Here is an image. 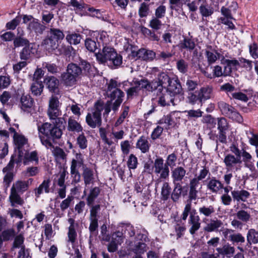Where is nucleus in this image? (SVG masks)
Returning a JSON list of instances; mask_svg holds the SVG:
<instances>
[{
    "label": "nucleus",
    "mask_w": 258,
    "mask_h": 258,
    "mask_svg": "<svg viewBox=\"0 0 258 258\" xmlns=\"http://www.w3.org/2000/svg\"><path fill=\"white\" fill-rule=\"evenodd\" d=\"M142 33L146 36L149 37V39L153 41H158L160 40L159 37L155 33V32L151 30L142 27L141 28Z\"/></svg>",
    "instance_id": "obj_52"
},
{
    "label": "nucleus",
    "mask_w": 258,
    "mask_h": 258,
    "mask_svg": "<svg viewBox=\"0 0 258 258\" xmlns=\"http://www.w3.org/2000/svg\"><path fill=\"white\" fill-rule=\"evenodd\" d=\"M15 145L20 152L23 146L27 143V139L22 135H18L13 138Z\"/></svg>",
    "instance_id": "obj_56"
},
{
    "label": "nucleus",
    "mask_w": 258,
    "mask_h": 258,
    "mask_svg": "<svg viewBox=\"0 0 258 258\" xmlns=\"http://www.w3.org/2000/svg\"><path fill=\"white\" fill-rule=\"evenodd\" d=\"M44 86L42 81H34L31 85V91L34 96H40L43 90Z\"/></svg>",
    "instance_id": "obj_44"
},
{
    "label": "nucleus",
    "mask_w": 258,
    "mask_h": 258,
    "mask_svg": "<svg viewBox=\"0 0 258 258\" xmlns=\"http://www.w3.org/2000/svg\"><path fill=\"white\" fill-rule=\"evenodd\" d=\"M101 51L95 53L97 61L101 64H106L110 57L114 56L115 49L111 45L103 43Z\"/></svg>",
    "instance_id": "obj_11"
},
{
    "label": "nucleus",
    "mask_w": 258,
    "mask_h": 258,
    "mask_svg": "<svg viewBox=\"0 0 258 258\" xmlns=\"http://www.w3.org/2000/svg\"><path fill=\"white\" fill-rule=\"evenodd\" d=\"M217 126L218 131L227 132L229 130V125L227 120L224 117L217 118Z\"/></svg>",
    "instance_id": "obj_54"
},
{
    "label": "nucleus",
    "mask_w": 258,
    "mask_h": 258,
    "mask_svg": "<svg viewBox=\"0 0 258 258\" xmlns=\"http://www.w3.org/2000/svg\"><path fill=\"white\" fill-rule=\"evenodd\" d=\"M159 96L158 101V104L161 106L164 107L170 105V103H173L174 99L172 97H170L168 93L163 94L162 92L161 94L157 95Z\"/></svg>",
    "instance_id": "obj_41"
},
{
    "label": "nucleus",
    "mask_w": 258,
    "mask_h": 258,
    "mask_svg": "<svg viewBox=\"0 0 258 258\" xmlns=\"http://www.w3.org/2000/svg\"><path fill=\"white\" fill-rule=\"evenodd\" d=\"M218 107L222 114L239 123L243 122L242 116L233 106L223 101L218 102Z\"/></svg>",
    "instance_id": "obj_8"
},
{
    "label": "nucleus",
    "mask_w": 258,
    "mask_h": 258,
    "mask_svg": "<svg viewBox=\"0 0 258 258\" xmlns=\"http://www.w3.org/2000/svg\"><path fill=\"white\" fill-rule=\"evenodd\" d=\"M17 236V232L13 228L2 230L0 233V247L2 246L3 242L14 240Z\"/></svg>",
    "instance_id": "obj_26"
},
{
    "label": "nucleus",
    "mask_w": 258,
    "mask_h": 258,
    "mask_svg": "<svg viewBox=\"0 0 258 258\" xmlns=\"http://www.w3.org/2000/svg\"><path fill=\"white\" fill-rule=\"evenodd\" d=\"M34 103V100L29 94H23L20 99L21 108L24 111H27L31 108Z\"/></svg>",
    "instance_id": "obj_35"
},
{
    "label": "nucleus",
    "mask_w": 258,
    "mask_h": 258,
    "mask_svg": "<svg viewBox=\"0 0 258 258\" xmlns=\"http://www.w3.org/2000/svg\"><path fill=\"white\" fill-rule=\"evenodd\" d=\"M28 189L25 181L18 180L12 185L9 196V201L12 207H16L17 205L22 206L24 203V200L19 193H23Z\"/></svg>",
    "instance_id": "obj_6"
},
{
    "label": "nucleus",
    "mask_w": 258,
    "mask_h": 258,
    "mask_svg": "<svg viewBox=\"0 0 258 258\" xmlns=\"http://www.w3.org/2000/svg\"><path fill=\"white\" fill-rule=\"evenodd\" d=\"M222 234L225 239L230 241L233 244L243 243L245 240L242 234L235 232V231L231 229H224L222 231Z\"/></svg>",
    "instance_id": "obj_14"
},
{
    "label": "nucleus",
    "mask_w": 258,
    "mask_h": 258,
    "mask_svg": "<svg viewBox=\"0 0 258 258\" xmlns=\"http://www.w3.org/2000/svg\"><path fill=\"white\" fill-rule=\"evenodd\" d=\"M38 136L41 144L47 149L53 148L62 135V131L49 122L37 124Z\"/></svg>",
    "instance_id": "obj_1"
},
{
    "label": "nucleus",
    "mask_w": 258,
    "mask_h": 258,
    "mask_svg": "<svg viewBox=\"0 0 258 258\" xmlns=\"http://www.w3.org/2000/svg\"><path fill=\"white\" fill-rule=\"evenodd\" d=\"M147 245L144 242L137 243L132 249V251L135 254H141L146 251Z\"/></svg>",
    "instance_id": "obj_64"
},
{
    "label": "nucleus",
    "mask_w": 258,
    "mask_h": 258,
    "mask_svg": "<svg viewBox=\"0 0 258 258\" xmlns=\"http://www.w3.org/2000/svg\"><path fill=\"white\" fill-rule=\"evenodd\" d=\"M154 172L161 179H166L169 175V169L161 157L157 158L154 162Z\"/></svg>",
    "instance_id": "obj_12"
},
{
    "label": "nucleus",
    "mask_w": 258,
    "mask_h": 258,
    "mask_svg": "<svg viewBox=\"0 0 258 258\" xmlns=\"http://www.w3.org/2000/svg\"><path fill=\"white\" fill-rule=\"evenodd\" d=\"M132 55L138 58L146 61H152L156 57V53L153 50L141 48L138 51H132Z\"/></svg>",
    "instance_id": "obj_18"
},
{
    "label": "nucleus",
    "mask_w": 258,
    "mask_h": 258,
    "mask_svg": "<svg viewBox=\"0 0 258 258\" xmlns=\"http://www.w3.org/2000/svg\"><path fill=\"white\" fill-rule=\"evenodd\" d=\"M136 84L141 89L147 92L154 93V94H161V87L160 85L159 80H153L149 81L147 79H143L136 81Z\"/></svg>",
    "instance_id": "obj_9"
},
{
    "label": "nucleus",
    "mask_w": 258,
    "mask_h": 258,
    "mask_svg": "<svg viewBox=\"0 0 258 258\" xmlns=\"http://www.w3.org/2000/svg\"><path fill=\"white\" fill-rule=\"evenodd\" d=\"M126 83L120 82L117 81V78L111 79L107 83L106 93L108 97L111 99V100H115L113 103L112 109L115 111L118 110L119 107L123 101V98L124 97V92L119 89L121 84L125 85Z\"/></svg>",
    "instance_id": "obj_4"
},
{
    "label": "nucleus",
    "mask_w": 258,
    "mask_h": 258,
    "mask_svg": "<svg viewBox=\"0 0 258 258\" xmlns=\"http://www.w3.org/2000/svg\"><path fill=\"white\" fill-rule=\"evenodd\" d=\"M68 130L70 132L79 133L83 131V127L75 119L70 117L68 119Z\"/></svg>",
    "instance_id": "obj_43"
},
{
    "label": "nucleus",
    "mask_w": 258,
    "mask_h": 258,
    "mask_svg": "<svg viewBox=\"0 0 258 258\" xmlns=\"http://www.w3.org/2000/svg\"><path fill=\"white\" fill-rule=\"evenodd\" d=\"M101 190V189L98 186H95L90 188L86 198L87 205H91L94 204L95 201L100 194Z\"/></svg>",
    "instance_id": "obj_36"
},
{
    "label": "nucleus",
    "mask_w": 258,
    "mask_h": 258,
    "mask_svg": "<svg viewBox=\"0 0 258 258\" xmlns=\"http://www.w3.org/2000/svg\"><path fill=\"white\" fill-rule=\"evenodd\" d=\"M159 124H165V127L166 129L169 128L170 126H173L175 124V121L171 114L164 115L162 118L159 120L157 123Z\"/></svg>",
    "instance_id": "obj_50"
},
{
    "label": "nucleus",
    "mask_w": 258,
    "mask_h": 258,
    "mask_svg": "<svg viewBox=\"0 0 258 258\" xmlns=\"http://www.w3.org/2000/svg\"><path fill=\"white\" fill-rule=\"evenodd\" d=\"M171 194V188L167 182H164L163 183L161 192V199L163 201H167Z\"/></svg>",
    "instance_id": "obj_46"
},
{
    "label": "nucleus",
    "mask_w": 258,
    "mask_h": 258,
    "mask_svg": "<svg viewBox=\"0 0 258 258\" xmlns=\"http://www.w3.org/2000/svg\"><path fill=\"white\" fill-rule=\"evenodd\" d=\"M205 184L207 190L212 194H217L223 188V184L216 177L208 178L205 180Z\"/></svg>",
    "instance_id": "obj_17"
},
{
    "label": "nucleus",
    "mask_w": 258,
    "mask_h": 258,
    "mask_svg": "<svg viewBox=\"0 0 258 258\" xmlns=\"http://www.w3.org/2000/svg\"><path fill=\"white\" fill-rule=\"evenodd\" d=\"M186 173V170L181 166H178L173 169L171 171L173 183L181 184Z\"/></svg>",
    "instance_id": "obj_23"
},
{
    "label": "nucleus",
    "mask_w": 258,
    "mask_h": 258,
    "mask_svg": "<svg viewBox=\"0 0 258 258\" xmlns=\"http://www.w3.org/2000/svg\"><path fill=\"white\" fill-rule=\"evenodd\" d=\"M68 221L70 224L68 232V241L73 244L77 240V233L75 228L78 226V224L75 222V220L73 218H69Z\"/></svg>",
    "instance_id": "obj_29"
},
{
    "label": "nucleus",
    "mask_w": 258,
    "mask_h": 258,
    "mask_svg": "<svg viewBox=\"0 0 258 258\" xmlns=\"http://www.w3.org/2000/svg\"><path fill=\"white\" fill-rule=\"evenodd\" d=\"M50 180L49 179H44L38 187L34 189L35 196L38 198L44 192L48 194L50 192Z\"/></svg>",
    "instance_id": "obj_33"
},
{
    "label": "nucleus",
    "mask_w": 258,
    "mask_h": 258,
    "mask_svg": "<svg viewBox=\"0 0 258 258\" xmlns=\"http://www.w3.org/2000/svg\"><path fill=\"white\" fill-rule=\"evenodd\" d=\"M37 49L35 48V44L31 43L24 46L19 53V56L22 60H28L34 56L36 52Z\"/></svg>",
    "instance_id": "obj_20"
},
{
    "label": "nucleus",
    "mask_w": 258,
    "mask_h": 258,
    "mask_svg": "<svg viewBox=\"0 0 258 258\" xmlns=\"http://www.w3.org/2000/svg\"><path fill=\"white\" fill-rule=\"evenodd\" d=\"M24 237L22 233H20L16 237L13 242L11 251L18 248L19 250L17 256V258H28L29 256V250L26 248L24 245Z\"/></svg>",
    "instance_id": "obj_10"
},
{
    "label": "nucleus",
    "mask_w": 258,
    "mask_h": 258,
    "mask_svg": "<svg viewBox=\"0 0 258 258\" xmlns=\"http://www.w3.org/2000/svg\"><path fill=\"white\" fill-rule=\"evenodd\" d=\"M47 114L50 120H52L54 117L61 115V111L60 109V103L57 97L52 96L50 98Z\"/></svg>",
    "instance_id": "obj_13"
},
{
    "label": "nucleus",
    "mask_w": 258,
    "mask_h": 258,
    "mask_svg": "<svg viewBox=\"0 0 258 258\" xmlns=\"http://www.w3.org/2000/svg\"><path fill=\"white\" fill-rule=\"evenodd\" d=\"M150 12V5L145 2L142 3L140 4L138 11V14L140 17H147Z\"/></svg>",
    "instance_id": "obj_53"
},
{
    "label": "nucleus",
    "mask_w": 258,
    "mask_h": 258,
    "mask_svg": "<svg viewBox=\"0 0 258 258\" xmlns=\"http://www.w3.org/2000/svg\"><path fill=\"white\" fill-rule=\"evenodd\" d=\"M246 240L247 245L257 244L258 243V231L253 228L249 229L246 234Z\"/></svg>",
    "instance_id": "obj_40"
},
{
    "label": "nucleus",
    "mask_w": 258,
    "mask_h": 258,
    "mask_svg": "<svg viewBox=\"0 0 258 258\" xmlns=\"http://www.w3.org/2000/svg\"><path fill=\"white\" fill-rule=\"evenodd\" d=\"M212 91V87L207 86L202 87L199 90L197 91V93H199L200 98L203 102L211 98Z\"/></svg>",
    "instance_id": "obj_42"
},
{
    "label": "nucleus",
    "mask_w": 258,
    "mask_h": 258,
    "mask_svg": "<svg viewBox=\"0 0 258 258\" xmlns=\"http://www.w3.org/2000/svg\"><path fill=\"white\" fill-rule=\"evenodd\" d=\"M90 223L89 230L90 233V238L98 234V219H89Z\"/></svg>",
    "instance_id": "obj_55"
},
{
    "label": "nucleus",
    "mask_w": 258,
    "mask_h": 258,
    "mask_svg": "<svg viewBox=\"0 0 258 258\" xmlns=\"http://www.w3.org/2000/svg\"><path fill=\"white\" fill-rule=\"evenodd\" d=\"M130 107L128 106H124L123 107V111L121 113L120 116L115 122L114 126H118L120 125L123 121L124 119L128 115Z\"/></svg>",
    "instance_id": "obj_63"
},
{
    "label": "nucleus",
    "mask_w": 258,
    "mask_h": 258,
    "mask_svg": "<svg viewBox=\"0 0 258 258\" xmlns=\"http://www.w3.org/2000/svg\"><path fill=\"white\" fill-rule=\"evenodd\" d=\"M136 146L142 153L145 154L149 152L151 144L147 137L142 136L138 140Z\"/></svg>",
    "instance_id": "obj_31"
},
{
    "label": "nucleus",
    "mask_w": 258,
    "mask_h": 258,
    "mask_svg": "<svg viewBox=\"0 0 258 258\" xmlns=\"http://www.w3.org/2000/svg\"><path fill=\"white\" fill-rule=\"evenodd\" d=\"M41 45L48 52H52L58 47L59 43L47 35Z\"/></svg>",
    "instance_id": "obj_32"
},
{
    "label": "nucleus",
    "mask_w": 258,
    "mask_h": 258,
    "mask_svg": "<svg viewBox=\"0 0 258 258\" xmlns=\"http://www.w3.org/2000/svg\"><path fill=\"white\" fill-rule=\"evenodd\" d=\"M216 251L219 254L230 258L233 256L235 251V248L234 246L227 242L223 244L221 246L217 247Z\"/></svg>",
    "instance_id": "obj_27"
},
{
    "label": "nucleus",
    "mask_w": 258,
    "mask_h": 258,
    "mask_svg": "<svg viewBox=\"0 0 258 258\" xmlns=\"http://www.w3.org/2000/svg\"><path fill=\"white\" fill-rule=\"evenodd\" d=\"M109 58L106 64L112 69H117L119 67L122 63V56L118 54L116 51L115 55Z\"/></svg>",
    "instance_id": "obj_38"
},
{
    "label": "nucleus",
    "mask_w": 258,
    "mask_h": 258,
    "mask_svg": "<svg viewBox=\"0 0 258 258\" xmlns=\"http://www.w3.org/2000/svg\"><path fill=\"white\" fill-rule=\"evenodd\" d=\"M44 83L47 86L49 91L51 92L57 94L59 92V80L54 76L46 77Z\"/></svg>",
    "instance_id": "obj_28"
},
{
    "label": "nucleus",
    "mask_w": 258,
    "mask_h": 258,
    "mask_svg": "<svg viewBox=\"0 0 258 258\" xmlns=\"http://www.w3.org/2000/svg\"><path fill=\"white\" fill-rule=\"evenodd\" d=\"M224 163L227 169H232L235 168L236 170H238L239 169V168H238V166L240 167L242 160L241 159L235 156L233 154H228L225 156Z\"/></svg>",
    "instance_id": "obj_19"
},
{
    "label": "nucleus",
    "mask_w": 258,
    "mask_h": 258,
    "mask_svg": "<svg viewBox=\"0 0 258 258\" xmlns=\"http://www.w3.org/2000/svg\"><path fill=\"white\" fill-rule=\"evenodd\" d=\"M173 189L171 194V199L174 203H177L182 194L183 187L181 184L173 183Z\"/></svg>",
    "instance_id": "obj_39"
},
{
    "label": "nucleus",
    "mask_w": 258,
    "mask_h": 258,
    "mask_svg": "<svg viewBox=\"0 0 258 258\" xmlns=\"http://www.w3.org/2000/svg\"><path fill=\"white\" fill-rule=\"evenodd\" d=\"M27 28L31 31H34L37 35H41L43 34L46 27L41 24L38 19H34L29 23Z\"/></svg>",
    "instance_id": "obj_30"
},
{
    "label": "nucleus",
    "mask_w": 258,
    "mask_h": 258,
    "mask_svg": "<svg viewBox=\"0 0 258 258\" xmlns=\"http://www.w3.org/2000/svg\"><path fill=\"white\" fill-rule=\"evenodd\" d=\"M82 69L75 63H71L68 65L66 72L62 73L61 79L67 86H73L77 82V79L81 75Z\"/></svg>",
    "instance_id": "obj_7"
},
{
    "label": "nucleus",
    "mask_w": 258,
    "mask_h": 258,
    "mask_svg": "<svg viewBox=\"0 0 258 258\" xmlns=\"http://www.w3.org/2000/svg\"><path fill=\"white\" fill-rule=\"evenodd\" d=\"M135 86H132L125 90L126 93V97L127 99H132L135 96H138L141 88L139 87L138 85L136 84V81L134 82Z\"/></svg>",
    "instance_id": "obj_51"
},
{
    "label": "nucleus",
    "mask_w": 258,
    "mask_h": 258,
    "mask_svg": "<svg viewBox=\"0 0 258 258\" xmlns=\"http://www.w3.org/2000/svg\"><path fill=\"white\" fill-rule=\"evenodd\" d=\"M14 167V161L11 160L7 166L3 169V172L5 173L3 178V186L5 190H7L11 183L14 180V174L13 172Z\"/></svg>",
    "instance_id": "obj_16"
},
{
    "label": "nucleus",
    "mask_w": 258,
    "mask_h": 258,
    "mask_svg": "<svg viewBox=\"0 0 258 258\" xmlns=\"http://www.w3.org/2000/svg\"><path fill=\"white\" fill-rule=\"evenodd\" d=\"M157 79L159 80L161 87V93L163 91V88L166 89V92L170 97L181 93V85L177 77L170 75L167 72H161L158 74Z\"/></svg>",
    "instance_id": "obj_3"
},
{
    "label": "nucleus",
    "mask_w": 258,
    "mask_h": 258,
    "mask_svg": "<svg viewBox=\"0 0 258 258\" xmlns=\"http://www.w3.org/2000/svg\"><path fill=\"white\" fill-rule=\"evenodd\" d=\"M197 214L196 210L195 209H192L191 203L187 202L185 205L181 215V218L183 220L185 221L189 214L188 223L191 226L189 229V232L190 234L192 235H194L201 227V223L200 222V218Z\"/></svg>",
    "instance_id": "obj_5"
},
{
    "label": "nucleus",
    "mask_w": 258,
    "mask_h": 258,
    "mask_svg": "<svg viewBox=\"0 0 258 258\" xmlns=\"http://www.w3.org/2000/svg\"><path fill=\"white\" fill-rule=\"evenodd\" d=\"M198 211L200 216L203 217V222L205 224L203 227L205 232H217L220 231L219 229L223 226V223L221 220L216 218L210 220L207 219L214 215L216 209L214 206L203 205L199 207Z\"/></svg>",
    "instance_id": "obj_2"
},
{
    "label": "nucleus",
    "mask_w": 258,
    "mask_h": 258,
    "mask_svg": "<svg viewBox=\"0 0 258 258\" xmlns=\"http://www.w3.org/2000/svg\"><path fill=\"white\" fill-rule=\"evenodd\" d=\"M211 173L210 172V170L208 167L206 166H204L202 167V168L199 170L198 175L195 176V177L199 180L201 181L206 178V177H208V178H210Z\"/></svg>",
    "instance_id": "obj_61"
},
{
    "label": "nucleus",
    "mask_w": 258,
    "mask_h": 258,
    "mask_svg": "<svg viewBox=\"0 0 258 258\" xmlns=\"http://www.w3.org/2000/svg\"><path fill=\"white\" fill-rule=\"evenodd\" d=\"M83 165H86L84 164L76 162L75 160H72L70 172L72 177L73 178L72 182L75 183L79 182L81 180V174L79 171V168L82 167V170H83Z\"/></svg>",
    "instance_id": "obj_22"
},
{
    "label": "nucleus",
    "mask_w": 258,
    "mask_h": 258,
    "mask_svg": "<svg viewBox=\"0 0 258 258\" xmlns=\"http://www.w3.org/2000/svg\"><path fill=\"white\" fill-rule=\"evenodd\" d=\"M82 37V36L76 33H70L68 32V34L66 37L67 42L70 44L77 45L81 42Z\"/></svg>",
    "instance_id": "obj_45"
},
{
    "label": "nucleus",
    "mask_w": 258,
    "mask_h": 258,
    "mask_svg": "<svg viewBox=\"0 0 258 258\" xmlns=\"http://www.w3.org/2000/svg\"><path fill=\"white\" fill-rule=\"evenodd\" d=\"M202 188V184H201L200 180L195 177L190 179L188 196L189 202L191 203L192 201H195L198 198V194Z\"/></svg>",
    "instance_id": "obj_15"
},
{
    "label": "nucleus",
    "mask_w": 258,
    "mask_h": 258,
    "mask_svg": "<svg viewBox=\"0 0 258 258\" xmlns=\"http://www.w3.org/2000/svg\"><path fill=\"white\" fill-rule=\"evenodd\" d=\"M200 13L204 17H208L214 13V9L207 3L202 4L199 7Z\"/></svg>",
    "instance_id": "obj_49"
},
{
    "label": "nucleus",
    "mask_w": 258,
    "mask_h": 258,
    "mask_svg": "<svg viewBox=\"0 0 258 258\" xmlns=\"http://www.w3.org/2000/svg\"><path fill=\"white\" fill-rule=\"evenodd\" d=\"M23 33L20 34V36L16 37L14 39V45L15 47H18L20 46H25L27 45H28L30 43L29 40L22 37Z\"/></svg>",
    "instance_id": "obj_60"
},
{
    "label": "nucleus",
    "mask_w": 258,
    "mask_h": 258,
    "mask_svg": "<svg viewBox=\"0 0 258 258\" xmlns=\"http://www.w3.org/2000/svg\"><path fill=\"white\" fill-rule=\"evenodd\" d=\"M180 47L181 49H185L191 51L195 47V42L193 39L186 37L180 43Z\"/></svg>",
    "instance_id": "obj_47"
},
{
    "label": "nucleus",
    "mask_w": 258,
    "mask_h": 258,
    "mask_svg": "<svg viewBox=\"0 0 258 258\" xmlns=\"http://www.w3.org/2000/svg\"><path fill=\"white\" fill-rule=\"evenodd\" d=\"M231 195L234 201L237 202L242 201L245 202L250 197V193L246 190H233L231 191Z\"/></svg>",
    "instance_id": "obj_34"
},
{
    "label": "nucleus",
    "mask_w": 258,
    "mask_h": 258,
    "mask_svg": "<svg viewBox=\"0 0 258 258\" xmlns=\"http://www.w3.org/2000/svg\"><path fill=\"white\" fill-rule=\"evenodd\" d=\"M86 122L92 128L100 127L102 124L101 116L95 113H88L86 116Z\"/></svg>",
    "instance_id": "obj_24"
},
{
    "label": "nucleus",
    "mask_w": 258,
    "mask_h": 258,
    "mask_svg": "<svg viewBox=\"0 0 258 258\" xmlns=\"http://www.w3.org/2000/svg\"><path fill=\"white\" fill-rule=\"evenodd\" d=\"M90 208V213L89 219H98V214L101 210V206L99 204H93L91 205H88Z\"/></svg>",
    "instance_id": "obj_59"
},
{
    "label": "nucleus",
    "mask_w": 258,
    "mask_h": 258,
    "mask_svg": "<svg viewBox=\"0 0 258 258\" xmlns=\"http://www.w3.org/2000/svg\"><path fill=\"white\" fill-rule=\"evenodd\" d=\"M236 218L243 223L248 222L250 219L251 215L250 211L240 210L236 213Z\"/></svg>",
    "instance_id": "obj_48"
},
{
    "label": "nucleus",
    "mask_w": 258,
    "mask_h": 258,
    "mask_svg": "<svg viewBox=\"0 0 258 258\" xmlns=\"http://www.w3.org/2000/svg\"><path fill=\"white\" fill-rule=\"evenodd\" d=\"M52 122V125H54L55 127L61 130L65 128L67 122L65 119L63 117H56L52 118V120H50Z\"/></svg>",
    "instance_id": "obj_57"
},
{
    "label": "nucleus",
    "mask_w": 258,
    "mask_h": 258,
    "mask_svg": "<svg viewBox=\"0 0 258 258\" xmlns=\"http://www.w3.org/2000/svg\"><path fill=\"white\" fill-rule=\"evenodd\" d=\"M82 175L86 186L93 184L95 181V175L93 169L87 167V165H83Z\"/></svg>",
    "instance_id": "obj_25"
},
{
    "label": "nucleus",
    "mask_w": 258,
    "mask_h": 258,
    "mask_svg": "<svg viewBox=\"0 0 258 258\" xmlns=\"http://www.w3.org/2000/svg\"><path fill=\"white\" fill-rule=\"evenodd\" d=\"M126 164L130 170L136 169L138 165L137 157L133 154H130Z\"/></svg>",
    "instance_id": "obj_62"
},
{
    "label": "nucleus",
    "mask_w": 258,
    "mask_h": 258,
    "mask_svg": "<svg viewBox=\"0 0 258 258\" xmlns=\"http://www.w3.org/2000/svg\"><path fill=\"white\" fill-rule=\"evenodd\" d=\"M47 35L58 43H59L64 38V34L63 31L58 28H50L49 30L47 32Z\"/></svg>",
    "instance_id": "obj_37"
},
{
    "label": "nucleus",
    "mask_w": 258,
    "mask_h": 258,
    "mask_svg": "<svg viewBox=\"0 0 258 258\" xmlns=\"http://www.w3.org/2000/svg\"><path fill=\"white\" fill-rule=\"evenodd\" d=\"M221 63L226 65L224 67V77L230 76L232 70L240 65L238 60L235 58L230 59H226L225 57H222V60H221Z\"/></svg>",
    "instance_id": "obj_21"
},
{
    "label": "nucleus",
    "mask_w": 258,
    "mask_h": 258,
    "mask_svg": "<svg viewBox=\"0 0 258 258\" xmlns=\"http://www.w3.org/2000/svg\"><path fill=\"white\" fill-rule=\"evenodd\" d=\"M202 121L203 123L207 124L209 128H213L217 124V118L213 117L210 114H207L203 116Z\"/></svg>",
    "instance_id": "obj_58"
}]
</instances>
